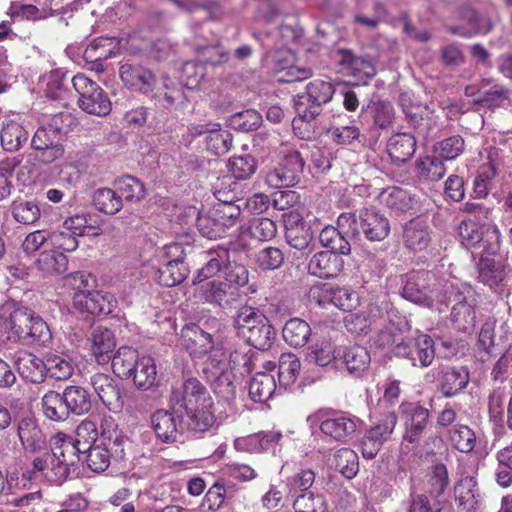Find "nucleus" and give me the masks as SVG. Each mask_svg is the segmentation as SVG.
<instances>
[{
	"label": "nucleus",
	"instance_id": "obj_1",
	"mask_svg": "<svg viewBox=\"0 0 512 512\" xmlns=\"http://www.w3.org/2000/svg\"><path fill=\"white\" fill-rule=\"evenodd\" d=\"M0 338L26 345H45L52 335L47 323L34 311L6 301L0 305Z\"/></svg>",
	"mask_w": 512,
	"mask_h": 512
},
{
	"label": "nucleus",
	"instance_id": "obj_2",
	"mask_svg": "<svg viewBox=\"0 0 512 512\" xmlns=\"http://www.w3.org/2000/svg\"><path fill=\"white\" fill-rule=\"evenodd\" d=\"M171 400L185 409L191 432L202 434L216 424L213 399L199 380L187 379L179 388L173 389Z\"/></svg>",
	"mask_w": 512,
	"mask_h": 512
},
{
	"label": "nucleus",
	"instance_id": "obj_3",
	"mask_svg": "<svg viewBox=\"0 0 512 512\" xmlns=\"http://www.w3.org/2000/svg\"><path fill=\"white\" fill-rule=\"evenodd\" d=\"M119 75L127 89L148 95L163 107H170L183 97L182 89L177 82L164 77L158 85L155 74L139 63L121 64Z\"/></svg>",
	"mask_w": 512,
	"mask_h": 512
},
{
	"label": "nucleus",
	"instance_id": "obj_4",
	"mask_svg": "<svg viewBox=\"0 0 512 512\" xmlns=\"http://www.w3.org/2000/svg\"><path fill=\"white\" fill-rule=\"evenodd\" d=\"M203 371L212 382L215 393L229 398L235 395L234 382L237 375L243 376L251 372V359L238 350L227 355L223 349L216 348L207 358Z\"/></svg>",
	"mask_w": 512,
	"mask_h": 512
},
{
	"label": "nucleus",
	"instance_id": "obj_5",
	"mask_svg": "<svg viewBox=\"0 0 512 512\" xmlns=\"http://www.w3.org/2000/svg\"><path fill=\"white\" fill-rule=\"evenodd\" d=\"M337 226L351 237L362 234L369 241H382L390 233L388 218L374 208H364L358 216L342 213L337 219Z\"/></svg>",
	"mask_w": 512,
	"mask_h": 512
},
{
	"label": "nucleus",
	"instance_id": "obj_6",
	"mask_svg": "<svg viewBox=\"0 0 512 512\" xmlns=\"http://www.w3.org/2000/svg\"><path fill=\"white\" fill-rule=\"evenodd\" d=\"M234 326L239 337L259 350L268 349L275 336V331L267 317L249 306L239 309Z\"/></svg>",
	"mask_w": 512,
	"mask_h": 512
},
{
	"label": "nucleus",
	"instance_id": "obj_7",
	"mask_svg": "<svg viewBox=\"0 0 512 512\" xmlns=\"http://www.w3.org/2000/svg\"><path fill=\"white\" fill-rule=\"evenodd\" d=\"M474 294V290L469 284L454 280L446 287L444 295L438 300L441 303L447 300L454 302L451 319L459 330L468 331L475 325Z\"/></svg>",
	"mask_w": 512,
	"mask_h": 512
},
{
	"label": "nucleus",
	"instance_id": "obj_8",
	"mask_svg": "<svg viewBox=\"0 0 512 512\" xmlns=\"http://www.w3.org/2000/svg\"><path fill=\"white\" fill-rule=\"evenodd\" d=\"M71 82L78 94V106L82 111L96 116H106L111 112V101L96 82L84 74L75 75Z\"/></svg>",
	"mask_w": 512,
	"mask_h": 512
},
{
	"label": "nucleus",
	"instance_id": "obj_9",
	"mask_svg": "<svg viewBox=\"0 0 512 512\" xmlns=\"http://www.w3.org/2000/svg\"><path fill=\"white\" fill-rule=\"evenodd\" d=\"M307 422L311 428L319 426L325 437L342 443L352 439L359 426V419L347 414L325 417L318 412L308 416Z\"/></svg>",
	"mask_w": 512,
	"mask_h": 512
},
{
	"label": "nucleus",
	"instance_id": "obj_10",
	"mask_svg": "<svg viewBox=\"0 0 512 512\" xmlns=\"http://www.w3.org/2000/svg\"><path fill=\"white\" fill-rule=\"evenodd\" d=\"M334 94L333 85L321 79L311 81L306 87V93L295 98V110L298 116L309 122L319 114L321 105L330 101Z\"/></svg>",
	"mask_w": 512,
	"mask_h": 512
},
{
	"label": "nucleus",
	"instance_id": "obj_11",
	"mask_svg": "<svg viewBox=\"0 0 512 512\" xmlns=\"http://www.w3.org/2000/svg\"><path fill=\"white\" fill-rule=\"evenodd\" d=\"M462 244L468 248H481L488 255L496 254L500 248V232L494 225L479 226L466 220L459 226Z\"/></svg>",
	"mask_w": 512,
	"mask_h": 512
},
{
	"label": "nucleus",
	"instance_id": "obj_12",
	"mask_svg": "<svg viewBox=\"0 0 512 512\" xmlns=\"http://www.w3.org/2000/svg\"><path fill=\"white\" fill-rule=\"evenodd\" d=\"M304 160L298 151H291L279 164L267 172L265 183L273 189L288 188L298 183Z\"/></svg>",
	"mask_w": 512,
	"mask_h": 512
},
{
	"label": "nucleus",
	"instance_id": "obj_13",
	"mask_svg": "<svg viewBox=\"0 0 512 512\" xmlns=\"http://www.w3.org/2000/svg\"><path fill=\"white\" fill-rule=\"evenodd\" d=\"M412 337L414 341L413 346L402 339L394 347V353L399 357L408 358L413 366H430L435 357L432 338L427 334L421 333L419 330H415Z\"/></svg>",
	"mask_w": 512,
	"mask_h": 512
},
{
	"label": "nucleus",
	"instance_id": "obj_14",
	"mask_svg": "<svg viewBox=\"0 0 512 512\" xmlns=\"http://www.w3.org/2000/svg\"><path fill=\"white\" fill-rule=\"evenodd\" d=\"M399 413L405 428L404 439L410 443L418 441L429 424V410L418 402L403 401Z\"/></svg>",
	"mask_w": 512,
	"mask_h": 512
},
{
	"label": "nucleus",
	"instance_id": "obj_15",
	"mask_svg": "<svg viewBox=\"0 0 512 512\" xmlns=\"http://www.w3.org/2000/svg\"><path fill=\"white\" fill-rule=\"evenodd\" d=\"M397 424V415L394 412L384 415L374 426L363 436L360 446L364 458L372 459L380 451L393 433Z\"/></svg>",
	"mask_w": 512,
	"mask_h": 512
},
{
	"label": "nucleus",
	"instance_id": "obj_16",
	"mask_svg": "<svg viewBox=\"0 0 512 512\" xmlns=\"http://www.w3.org/2000/svg\"><path fill=\"white\" fill-rule=\"evenodd\" d=\"M64 140L46 124H42L34 133L31 145L37 151L36 158L45 163L50 164L64 155Z\"/></svg>",
	"mask_w": 512,
	"mask_h": 512
},
{
	"label": "nucleus",
	"instance_id": "obj_17",
	"mask_svg": "<svg viewBox=\"0 0 512 512\" xmlns=\"http://www.w3.org/2000/svg\"><path fill=\"white\" fill-rule=\"evenodd\" d=\"M285 238L290 247L306 251L312 242L313 236L310 227L303 221L297 211H289L283 215Z\"/></svg>",
	"mask_w": 512,
	"mask_h": 512
},
{
	"label": "nucleus",
	"instance_id": "obj_18",
	"mask_svg": "<svg viewBox=\"0 0 512 512\" xmlns=\"http://www.w3.org/2000/svg\"><path fill=\"white\" fill-rule=\"evenodd\" d=\"M91 385L102 403L112 412H120L124 401L120 389L107 374L96 373L91 377Z\"/></svg>",
	"mask_w": 512,
	"mask_h": 512
},
{
	"label": "nucleus",
	"instance_id": "obj_19",
	"mask_svg": "<svg viewBox=\"0 0 512 512\" xmlns=\"http://www.w3.org/2000/svg\"><path fill=\"white\" fill-rule=\"evenodd\" d=\"M193 136L206 135L207 149L215 155L226 154L232 146V135L228 130L222 129L219 124L211 123L192 129Z\"/></svg>",
	"mask_w": 512,
	"mask_h": 512
},
{
	"label": "nucleus",
	"instance_id": "obj_20",
	"mask_svg": "<svg viewBox=\"0 0 512 512\" xmlns=\"http://www.w3.org/2000/svg\"><path fill=\"white\" fill-rule=\"evenodd\" d=\"M277 80L283 83L302 81L311 76V70L293 65L294 55L288 49H280L274 54Z\"/></svg>",
	"mask_w": 512,
	"mask_h": 512
},
{
	"label": "nucleus",
	"instance_id": "obj_21",
	"mask_svg": "<svg viewBox=\"0 0 512 512\" xmlns=\"http://www.w3.org/2000/svg\"><path fill=\"white\" fill-rule=\"evenodd\" d=\"M151 423L157 437L166 443L175 442L183 431L181 417L167 410H157Z\"/></svg>",
	"mask_w": 512,
	"mask_h": 512
},
{
	"label": "nucleus",
	"instance_id": "obj_22",
	"mask_svg": "<svg viewBox=\"0 0 512 512\" xmlns=\"http://www.w3.org/2000/svg\"><path fill=\"white\" fill-rule=\"evenodd\" d=\"M403 242L406 248L412 251H422L432 240V231L426 220L412 219L403 227Z\"/></svg>",
	"mask_w": 512,
	"mask_h": 512
},
{
	"label": "nucleus",
	"instance_id": "obj_23",
	"mask_svg": "<svg viewBox=\"0 0 512 512\" xmlns=\"http://www.w3.org/2000/svg\"><path fill=\"white\" fill-rule=\"evenodd\" d=\"M340 255L332 251L314 254L308 263L309 273L324 279L337 276L343 268V259Z\"/></svg>",
	"mask_w": 512,
	"mask_h": 512
},
{
	"label": "nucleus",
	"instance_id": "obj_24",
	"mask_svg": "<svg viewBox=\"0 0 512 512\" xmlns=\"http://www.w3.org/2000/svg\"><path fill=\"white\" fill-rule=\"evenodd\" d=\"M182 341L185 349L194 357H201L217 347L213 345L212 336L197 325L186 326L182 330Z\"/></svg>",
	"mask_w": 512,
	"mask_h": 512
},
{
	"label": "nucleus",
	"instance_id": "obj_25",
	"mask_svg": "<svg viewBox=\"0 0 512 512\" xmlns=\"http://www.w3.org/2000/svg\"><path fill=\"white\" fill-rule=\"evenodd\" d=\"M229 259V251L223 247L207 251V261L203 267L197 271L193 281L194 284L214 277L221 279L225 267L229 264Z\"/></svg>",
	"mask_w": 512,
	"mask_h": 512
},
{
	"label": "nucleus",
	"instance_id": "obj_26",
	"mask_svg": "<svg viewBox=\"0 0 512 512\" xmlns=\"http://www.w3.org/2000/svg\"><path fill=\"white\" fill-rule=\"evenodd\" d=\"M16 368L22 378L31 383H41L46 377L45 360L36 355L20 351L15 360Z\"/></svg>",
	"mask_w": 512,
	"mask_h": 512
},
{
	"label": "nucleus",
	"instance_id": "obj_27",
	"mask_svg": "<svg viewBox=\"0 0 512 512\" xmlns=\"http://www.w3.org/2000/svg\"><path fill=\"white\" fill-rule=\"evenodd\" d=\"M216 198L217 202L210 208L212 215L215 216L219 223V226L214 231L215 233L223 232L224 234L226 229L237 223L241 214V208L233 200L222 198L221 192L216 194Z\"/></svg>",
	"mask_w": 512,
	"mask_h": 512
},
{
	"label": "nucleus",
	"instance_id": "obj_28",
	"mask_svg": "<svg viewBox=\"0 0 512 512\" xmlns=\"http://www.w3.org/2000/svg\"><path fill=\"white\" fill-rule=\"evenodd\" d=\"M90 343L91 352L97 363L105 364L110 361L116 347L115 336L111 330L102 326L94 328Z\"/></svg>",
	"mask_w": 512,
	"mask_h": 512
},
{
	"label": "nucleus",
	"instance_id": "obj_29",
	"mask_svg": "<svg viewBox=\"0 0 512 512\" xmlns=\"http://www.w3.org/2000/svg\"><path fill=\"white\" fill-rule=\"evenodd\" d=\"M280 432L272 431L268 433H255L247 436L238 437L234 440V448L239 452L260 453L268 450L272 444H276L281 439Z\"/></svg>",
	"mask_w": 512,
	"mask_h": 512
},
{
	"label": "nucleus",
	"instance_id": "obj_30",
	"mask_svg": "<svg viewBox=\"0 0 512 512\" xmlns=\"http://www.w3.org/2000/svg\"><path fill=\"white\" fill-rule=\"evenodd\" d=\"M455 496L459 505L468 512L479 509L482 504V496L479 492L477 481L472 476L460 479L455 486Z\"/></svg>",
	"mask_w": 512,
	"mask_h": 512
},
{
	"label": "nucleus",
	"instance_id": "obj_31",
	"mask_svg": "<svg viewBox=\"0 0 512 512\" xmlns=\"http://www.w3.org/2000/svg\"><path fill=\"white\" fill-rule=\"evenodd\" d=\"M416 151L415 137L410 133H396L387 143V152L394 162L404 163Z\"/></svg>",
	"mask_w": 512,
	"mask_h": 512
},
{
	"label": "nucleus",
	"instance_id": "obj_32",
	"mask_svg": "<svg viewBox=\"0 0 512 512\" xmlns=\"http://www.w3.org/2000/svg\"><path fill=\"white\" fill-rule=\"evenodd\" d=\"M54 460L73 466L82 459V453L79 446L73 438L64 434H58L53 439L52 455Z\"/></svg>",
	"mask_w": 512,
	"mask_h": 512
},
{
	"label": "nucleus",
	"instance_id": "obj_33",
	"mask_svg": "<svg viewBox=\"0 0 512 512\" xmlns=\"http://www.w3.org/2000/svg\"><path fill=\"white\" fill-rule=\"evenodd\" d=\"M402 296L416 304H420L426 307H432L434 305L435 297L437 301L441 298L436 290L426 291L423 280L417 277H410L402 290Z\"/></svg>",
	"mask_w": 512,
	"mask_h": 512
},
{
	"label": "nucleus",
	"instance_id": "obj_34",
	"mask_svg": "<svg viewBox=\"0 0 512 512\" xmlns=\"http://www.w3.org/2000/svg\"><path fill=\"white\" fill-rule=\"evenodd\" d=\"M101 439L102 445L105 448H108L112 458L116 460H122L124 458L127 439L116 429V425L111 419L104 420L102 424Z\"/></svg>",
	"mask_w": 512,
	"mask_h": 512
},
{
	"label": "nucleus",
	"instance_id": "obj_35",
	"mask_svg": "<svg viewBox=\"0 0 512 512\" xmlns=\"http://www.w3.org/2000/svg\"><path fill=\"white\" fill-rule=\"evenodd\" d=\"M139 358L137 350L127 346L120 347L110 359L113 372L120 378H131Z\"/></svg>",
	"mask_w": 512,
	"mask_h": 512
},
{
	"label": "nucleus",
	"instance_id": "obj_36",
	"mask_svg": "<svg viewBox=\"0 0 512 512\" xmlns=\"http://www.w3.org/2000/svg\"><path fill=\"white\" fill-rule=\"evenodd\" d=\"M469 381V373L465 367H445L441 379V391L446 397L459 393L466 387Z\"/></svg>",
	"mask_w": 512,
	"mask_h": 512
},
{
	"label": "nucleus",
	"instance_id": "obj_37",
	"mask_svg": "<svg viewBox=\"0 0 512 512\" xmlns=\"http://www.w3.org/2000/svg\"><path fill=\"white\" fill-rule=\"evenodd\" d=\"M63 397L65 399L68 416L70 413L83 415L91 409L90 394L81 386L71 385L64 389Z\"/></svg>",
	"mask_w": 512,
	"mask_h": 512
},
{
	"label": "nucleus",
	"instance_id": "obj_38",
	"mask_svg": "<svg viewBox=\"0 0 512 512\" xmlns=\"http://www.w3.org/2000/svg\"><path fill=\"white\" fill-rule=\"evenodd\" d=\"M310 336L311 327L302 319L292 318L283 327V338L291 347L300 348L305 346Z\"/></svg>",
	"mask_w": 512,
	"mask_h": 512
},
{
	"label": "nucleus",
	"instance_id": "obj_39",
	"mask_svg": "<svg viewBox=\"0 0 512 512\" xmlns=\"http://www.w3.org/2000/svg\"><path fill=\"white\" fill-rule=\"evenodd\" d=\"M17 434L26 449H40L44 444V435L32 417H24L19 421Z\"/></svg>",
	"mask_w": 512,
	"mask_h": 512
},
{
	"label": "nucleus",
	"instance_id": "obj_40",
	"mask_svg": "<svg viewBox=\"0 0 512 512\" xmlns=\"http://www.w3.org/2000/svg\"><path fill=\"white\" fill-rule=\"evenodd\" d=\"M131 378L134 384L142 390H148L153 387L157 380V369L154 359L148 355L140 356Z\"/></svg>",
	"mask_w": 512,
	"mask_h": 512
},
{
	"label": "nucleus",
	"instance_id": "obj_41",
	"mask_svg": "<svg viewBox=\"0 0 512 512\" xmlns=\"http://www.w3.org/2000/svg\"><path fill=\"white\" fill-rule=\"evenodd\" d=\"M53 0H36L37 5L13 4L9 14L14 20H36L51 14Z\"/></svg>",
	"mask_w": 512,
	"mask_h": 512
},
{
	"label": "nucleus",
	"instance_id": "obj_42",
	"mask_svg": "<svg viewBox=\"0 0 512 512\" xmlns=\"http://www.w3.org/2000/svg\"><path fill=\"white\" fill-rule=\"evenodd\" d=\"M301 371L300 359L293 353H283L278 363V379L280 388H288L292 386Z\"/></svg>",
	"mask_w": 512,
	"mask_h": 512
},
{
	"label": "nucleus",
	"instance_id": "obj_43",
	"mask_svg": "<svg viewBox=\"0 0 512 512\" xmlns=\"http://www.w3.org/2000/svg\"><path fill=\"white\" fill-rule=\"evenodd\" d=\"M276 391L274 376L267 372L256 373L249 384V395L255 402L269 400Z\"/></svg>",
	"mask_w": 512,
	"mask_h": 512
},
{
	"label": "nucleus",
	"instance_id": "obj_44",
	"mask_svg": "<svg viewBox=\"0 0 512 512\" xmlns=\"http://www.w3.org/2000/svg\"><path fill=\"white\" fill-rule=\"evenodd\" d=\"M346 236L348 235L339 226L338 228L326 226L321 230L319 240L324 247L330 249L329 251L346 255L350 252V244Z\"/></svg>",
	"mask_w": 512,
	"mask_h": 512
},
{
	"label": "nucleus",
	"instance_id": "obj_45",
	"mask_svg": "<svg viewBox=\"0 0 512 512\" xmlns=\"http://www.w3.org/2000/svg\"><path fill=\"white\" fill-rule=\"evenodd\" d=\"M36 265L45 274H61L67 270L68 258L58 250H45L40 254Z\"/></svg>",
	"mask_w": 512,
	"mask_h": 512
},
{
	"label": "nucleus",
	"instance_id": "obj_46",
	"mask_svg": "<svg viewBox=\"0 0 512 512\" xmlns=\"http://www.w3.org/2000/svg\"><path fill=\"white\" fill-rule=\"evenodd\" d=\"M114 185L122 201L137 203L146 196L144 184L133 176L121 177Z\"/></svg>",
	"mask_w": 512,
	"mask_h": 512
},
{
	"label": "nucleus",
	"instance_id": "obj_47",
	"mask_svg": "<svg viewBox=\"0 0 512 512\" xmlns=\"http://www.w3.org/2000/svg\"><path fill=\"white\" fill-rule=\"evenodd\" d=\"M185 213L192 219L195 220L196 226L199 232L208 239H217L222 237L223 232L215 233V229L219 226L215 216L212 215V211L209 209L207 212H199L196 207L189 206L186 208Z\"/></svg>",
	"mask_w": 512,
	"mask_h": 512
},
{
	"label": "nucleus",
	"instance_id": "obj_48",
	"mask_svg": "<svg viewBox=\"0 0 512 512\" xmlns=\"http://www.w3.org/2000/svg\"><path fill=\"white\" fill-rule=\"evenodd\" d=\"M44 415L52 421H63L68 418L67 407L63 393L48 391L42 397Z\"/></svg>",
	"mask_w": 512,
	"mask_h": 512
},
{
	"label": "nucleus",
	"instance_id": "obj_49",
	"mask_svg": "<svg viewBox=\"0 0 512 512\" xmlns=\"http://www.w3.org/2000/svg\"><path fill=\"white\" fill-rule=\"evenodd\" d=\"M0 138L5 150L17 151L27 142L28 132L19 123L10 121L2 128Z\"/></svg>",
	"mask_w": 512,
	"mask_h": 512
},
{
	"label": "nucleus",
	"instance_id": "obj_50",
	"mask_svg": "<svg viewBox=\"0 0 512 512\" xmlns=\"http://www.w3.org/2000/svg\"><path fill=\"white\" fill-rule=\"evenodd\" d=\"M370 354L366 348L354 345L347 347L343 353V361L350 374L359 375L370 364Z\"/></svg>",
	"mask_w": 512,
	"mask_h": 512
},
{
	"label": "nucleus",
	"instance_id": "obj_51",
	"mask_svg": "<svg viewBox=\"0 0 512 512\" xmlns=\"http://www.w3.org/2000/svg\"><path fill=\"white\" fill-rule=\"evenodd\" d=\"M93 202L97 210L108 215L118 213L123 203L121 196H119L117 189L99 188L94 192Z\"/></svg>",
	"mask_w": 512,
	"mask_h": 512
},
{
	"label": "nucleus",
	"instance_id": "obj_52",
	"mask_svg": "<svg viewBox=\"0 0 512 512\" xmlns=\"http://www.w3.org/2000/svg\"><path fill=\"white\" fill-rule=\"evenodd\" d=\"M188 273L185 263L160 262L157 281L162 286L172 287L183 282Z\"/></svg>",
	"mask_w": 512,
	"mask_h": 512
},
{
	"label": "nucleus",
	"instance_id": "obj_53",
	"mask_svg": "<svg viewBox=\"0 0 512 512\" xmlns=\"http://www.w3.org/2000/svg\"><path fill=\"white\" fill-rule=\"evenodd\" d=\"M307 359L318 366L325 367L335 359V347L327 337L317 339L308 348Z\"/></svg>",
	"mask_w": 512,
	"mask_h": 512
},
{
	"label": "nucleus",
	"instance_id": "obj_54",
	"mask_svg": "<svg viewBox=\"0 0 512 512\" xmlns=\"http://www.w3.org/2000/svg\"><path fill=\"white\" fill-rule=\"evenodd\" d=\"M478 277L484 284L490 287L496 286L505 277L503 265L494 259L482 257L478 263Z\"/></svg>",
	"mask_w": 512,
	"mask_h": 512
},
{
	"label": "nucleus",
	"instance_id": "obj_55",
	"mask_svg": "<svg viewBox=\"0 0 512 512\" xmlns=\"http://www.w3.org/2000/svg\"><path fill=\"white\" fill-rule=\"evenodd\" d=\"M333 464L344 477L352 479L358 472V455L349 448L339 449L333 457Z\"/></svg>",
	"mask_w": 512,
	"mask_h": 512
},
{
	"label": "nucleus",
	"instance_id": "obj_56",
	"mask_svg": "<svg viewBox=\"0 0 512 512\" xmlns=\"http://www.w3.org/2000/svg\"><path fill=\"white\" fill-rule=\"evenodd\" d=\"M416 171L420 179L438 181L445 175L446 168L439 158L427 156L417 161Z\"/></svg>",
	"mask_w": 512,
	"mask_h": 512
},
{
	"label": "nucleus",
	"instance_id": "obj_57",
	"mask_svg": "<svg viewBox=\"0 0 512 512\" xmlns=\"http://www.w3.org/2000/svg\"><path fill=\"white\" fill-rule=\"evenodd\" d=\"M245 232L257 241H270L277 234V225L270 218H255L250 222V225L242 231V233Z\"/></svg>",
	"mask_w": 512,
	"mask_h": 512
},
{
	"label": "nucleus",
	"instance_id": "obj_58",
	"mask_svg": "<svg viewBox=\"0 0 512 512\" xmlns=\"http://www.w3.org/2000/svg\"><path fill=\"white\" fill-rule=\"evenodd\" d=\"M46 375L57 380L68 379L74 371L72 362L57 354H47L45 357Z\"/></svg>",
	"mask_w": 512,
	"mask_h": 512
},
{
	"label": "nucleus",
	"instance_id": "obj_59",
	"mask_svg": "<svg viewBox=\"0 0 512 512\" xmlns=\"http://www.w3.org/2000/svg\"><path fill=\"white\" fill-rule=\"evenodd\" d=\"M231 293L221 279L206 282L198 288V297L204 302L222 305L227 295Z\"/></svg>",
	"mask_w": 512,
	"mask_h": 512
},
{
	"label": "nucleus",
	"instance_id": "obj_60",
	"mask_svg": "<svg viewBox=\"0 0 512 512\" xmlns=\"http://www.w3.org/2000/svg\"><path fill=\"white\" fill-rule=\"evenodd\" d=\"M182 79L190 90L202 88L206 82V67L200 62H186L182 69Z\"/></svg>",
	"mask_w": 512,
	"mask_h": 512
},
{
	"label": "nucleus",
	"instance_id": "obj_61",
	"mask_svg": "<svg viewBox=\"0 0 512 512\" xmlns=\"http://www.w3.org/2000/svg\"><path fill=\"white\" fill-rule=\"evenodd\" d=\"M228 169L239 180L249 179L257 170V161L250 155L233 156L229 159Z\"/></svg>",
	"mask_w": 512,
	"mask_h": 512
},
{
	"label": "nucleus",
	"instance_id": "obj_62",
	"mask_svg": "<svg viewBox=\"0 0 512 512\" xmlns=\"http://www.w3.org/2000/svg\"><path fill=\"white\" fill-rule=\"evenodd\" d=\"M110 455L108 448L102 444L96 445L82 452V458L87 462L88 467L94 472H102L106 470L110 463Z\"/></svg>",
	"mask_w": 512,
	"mask_h": 512
},
{
	"label": "nucleus",
	"instance_id": "obj_63",
	"mask_svg": "<svg viewBox=\"0 0 512 512\" xmlns=\"http://www.w3.org/2000/svg\"><path fill=\"white\" fill-rule=\"evenodd\" d=\"M293 509L295 512H326L327 507L323 495L308 492L294 499Z\"/></svg>",
	"mask_w": 512,
	"mask_h": 512
},
{
	"label": "nucleus",
	"instance_id": "obj_64",
	"mask_svg": "<svg viewBox=\"0 0 512 512\" xmlns=\"http://www.w3.org/2000/svg\"><path fill=\"white\" fill-rule=\"evenodd\" d=\"M381 201L389 208L397 212H403L411 207V198L408 193L399 188L392 187L384 190Z\"/></svg>",
	"mask_w": 512,
	"mask_h": 512
}]
</instances>
